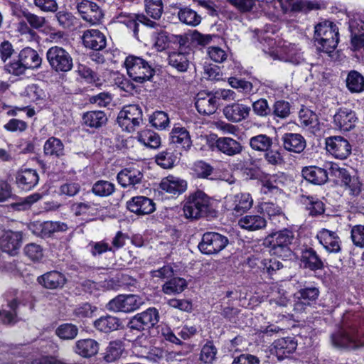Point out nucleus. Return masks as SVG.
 I'll return each instance as SVG.
<instances>
[{"mask_svg": "<svg viewBox=\"0 0 364 364\" xmlns=\"http://www.w3.org/2000/svg\"><path fill=\"white\" fill-rule=\"evenodd\" d=\"M336 348L356 349L364 347V320L355 318L331 336Z\"/></svg>", "mask_w": 364, "mask_h": 364, "instance_id": "1", "label": "nucleus"}, {"mask_svg": "<svg viewBox=\"0 0 364 364\" xmlns=\"http://www.w3.org/2000/svg\"><path fill=\"white\" fill-rule=\"evenodd\" d=\"M124 65L129 77L137 83L150 80L155 73V69L151 63L135 55L127 56Z\"/></svg>", "mask_w": 364, "mask_h": 364, "instance_id": "2", "label": "nucleus"}, {"mask_svg": "<svg viewBox=\"0 0 364 364\" xmlns=\"http://www.w3.org/2000/svg\"><path fill=\"white\" fill-rule=\"evenodd\" d=\"M42 58L34 49L29 47L21 50L18 59L7 65V70L15 75H20L28 69L35 70L41 67Z\"/></svg>", "mask_w": 364, "mask_h": 364, "instance_id": "3", "label": "nucleus"}, {"mask_svg": "<svg viewBox=\"0 0 364 364\" xmlns=\"http://www.w3.org/2000/svg\"><path fill=\"white\" fill-rule=\"evenodd\" d=\"M46 59L51 69L58 73H65L73 68V60L68 51L60 46H55L48 49Z\"/></svg>", "mask_w": 364, "mask_h": 364, "instance_id": "4", "label": "nucleus"}, {"mask_svg": "<svg viewBox=\"0 0 364 364\" xmlns=\"http://www.w3.org/2000/svg\"><path fill=\"white\" fill-rule=\"evenodd\" d=\"M208 150L220 151L229 156L240 154L242 151V144L230 137H220L215 134L206 136Z\"/></svg>", "mask_w": 364, "mask_h": 364, "instance_id": "5", "label": "nucleus"}, {"mask_svg": "<svg viewBox=\"0 0 364 364\" xmlns=\"http://www.w3.org/2000/svg\"><path fill=\"white\" fill-rule=\"evenodd\" d=\"M142 109L138 105L124 106L117 116L119 125L127 132H132L142 122Z\"/></svg>", "mask_w": 364, "mask_h": 364, "instance_id": "6", "label": "nucleus"}, {"mask_svg": "<svg viewBox=\"0 0 364 364\" xmlns=\"http://www.w3.org/2000/svg\"><path fill=\"white\" fill-rule=\"evenodd\" d=\"M332 174L340 181V185L350 196L356 197L362 191V183L358 177L351 175L348 170L338 165L331 166Z\"/></svg>", "mask_w": 364, "mask_h": 364, "instance_id": "7", "label": "nucleus"}, {"mask_svg": "<svg viewBox=\"0 0 364 364\" xmlns=\"http://www.w3.org/2000/svg\"><path fill=\"white\" fill-rule=\"evenodd\" d=\"M144 301L135 294H120L112 299L107 304V309L114 312L130 313L138 309Z\"/></svg>", "mask_w": 364, "mask_h": 364, "instance_id": "8", "label": "nucleus"}, {"mask_svg": "<svg viewBox=\"0 0 364 364\" xmlns=\"http://www.w3.org/2000/svg\"><path fill=\"white\" fill-rule=\"evenodd\" d=\"M294 240V232L287 228L272 232L266 238V241L271 246L273 253L279 256H282V252H289V246L293 242Z\"/></svg>", "mask_w": 364, "mask_h": 364, "instance_id": "9", "label": "nucleus"}, {"mask_svg": "<svg viewBox=\"0 0 364 364\" xmlns=\"http://www.w3.org/2000/svg\"><path fill=\"white\" fill-rule=\"evenodd\" d=\"M159 319V312L155 308H149L146 311L134 316L128 326L131 329L143 331L154 326Z\"/></svg>", "mask_w": 364, "mask_h": 364, "instance_id": "10", "label": "nucleus"}, {"mask_svg": "<svg viewBox=\"0 0 364 364\" xmlns=\"http://www.w3.org/2000/svg\"><path fill=\"white\" fill-rule=\"evenodd\" d=\"M337 166V164L326 163L323 168L316 166L305 167L302 170V176L313 184L322 185L327 182L328 174L333 176L331 166Z\"/></svg>", "mask_w": 364, "mask_h": 364, "instance_id": "11", "label": "nucleus"}, {"mask_svg": "<svg viewBox=\"0 0 364 364\" xmlns=\"http://www.w3.org/2000/svg\"><path fill=\"white\" fill-rule=\"evenodd\" d=\"M205 206V193L198 190L190 195L183 205V213L186 218L198 219L201 216Z\"/></svg>", "mask_w": 364, "mask_h": 364, "instance_id": "12", "label": "nucleus"}, {"mask_svg": "<svg viewBox=\"0 0 364 364\" xmlns=\"http://www.w3.org/2000/svg\"><path fill=\"white\" fill-rule=\"evenodd\" d=\"M76 9L81 17L91 24L98 23L103 18L102 9L95 2L82 0L77 4Z\"/></svg>", "mask_w": 364, "mask_h": 364, "instance_id": "13", "label": "nucleus"}, {"mask_svg": "<svg viewBox=\"0 0 364 364\" xmlns=\"http://www.w3.org/2000/svg\"><path fill=\"white\" fill-rule=\"evenodd\" d=\"M327 151L337 159H346L351 152V146L347 139L335 136L326 139Z\"/></svg>", "mask_w": 364, "mask_h": 364, "instance_id": "14", "label": "nucleus"}, {"mask_svg": "<svg viewBox=\"0 0 364 364\" xmlns=\"http://www.w3.org/2000/svg\"><path fill=\"white\" fill-rule=\"evenodd\" d=\"M144 174L134 167H127L121 170L117 176L118 183L124 188H136L141 184Z\"/></svg>", "mask_w": 364, "mask_h": 364, "instance_id": "15", "label": "nucleus"}, {"mask_svg": "<svg viewBox=\"0 0 364 364\" xmlns=\"http://www.w3.org/2000/svg\"><path fill=\"white\" fill-rule=\"evenodd\" d=\"M22 234L10 230L2 231L0 235V247L3 252L14 255L21 247Z\"/></svg>", "mask_w": 364, "mask_h": 364, "instance_id": "16", "label": "nucleus"}, {"mask_svg": "<svg viewBox=\"0 0 364 364\" xmlns=\"http://www.w3.org/2000/svg\"><path fill=\"white\" fill-rule=\"evenodd\" d=\"M82 39L83 45L93 50H102L107 45V39L104 33L96 29L84 31Z\"/></svg>", "mask_w": 364, "mask_h": 364, "instance_id": "17", "label": "nucleus"}, {"mask_svg": "<svg viewBox=\"0 0 364 364\" xmlns=\"http://www.w3.org/2000/svg\"><path fill=\"white\" fill-rule=\"evenodd\" d=\"M127 206L131 212L137 215H148L156 209L153 200L145 196L133 197L127 203Z\"/></svg>", "mask_w": 364, "mask_h": 364, "instance_id": "18", "label": "nucleus"}, {"mask_svg": "<svg viewBox=\"0 0 364 364\" xmlns=\"http://www.w3.org/2000/svg\"><path fill=\"white\" fill-rule=\"evenodd\" d=\"M356 121L355 113L347 108L340 109L333 117L335 125L343 132H348L353 129Z\"/></svg>", "mask_w": 364, "mask_h": 364, "instance_id": "19", "label": "nucleus"}, {"mask_svg": "<svg viewBox=\"0 0 364 364\" xmlns=\"http://www.w3.org/2000/svg\"><path fill=\"white\" fill-rule=\"evenodd\" d=\"M250 110V107L243 104L232 103L224 107L223 114L228 121L240 122L249 117Z\"/></svg>", "mask_w": 364, "mask_h": 364, "instance_id": "20", "label": "nucleus"}, {"mask_svg": "<svg viewBox=\"0 0 364 364\" xmlns=\"http://www.w3.org/2000/svg\"><path fill=\"white\" fill-rule=\"evenodd\" d=\"M37 281L46 289H57L63 288L67 279L61 272L50 271L38 277Z\"/></svg>", "mask_w": 364, "mask_h": 364, "instance_id": "21", "label": "nucleus"}, {"mask_svg": "<svg viewBox=\"0 0 364 364\" xmlns=\"http://www.w3.org/2000/svg\"><path fill=\"white\" fill-rule=\"evenodd\" d=\"M16 181L19 188L28 191L38 184L39 176L36 170L28 168L19 171L16 173Z\"/></svg>", "mask_w": 364, "mask_h": 364, "instance_id": "22", "label": "nucleus"}, {"mask_svg": "<svg viewBox=\"0 0 364 364\" xmlns=\"http://www.w3.org/2000/svg\"><path fill=\"white\" fill-rule=\"evenodd\" d=\"M317 238L328 252L337 253L341 251V241L335 232L322 229L318 233Z\"/></svg>", "mask_w": 364, "mask_h": 364, "instance_id": "23", "label": "nucleus"}, {"mask_svg": "<svg viewBox=\"0 0 364 364\" xmlns=\"http://www.w3.org/2000/svg\"><path fill=\"white\" fill-rule=\"evenodd\" d=\"M171 142L177 148L188 151L192 146V141L188 130L183 127L174 126L171 132Z\"/></svg>", "mask_w": 364, "mask_h": 364, "instance_id": "24", "label": "nucleus"}, {"mask_svg": "<svg viewBox=\"0 0 364 364\" xmlns=\"http://www.w3.org/2000/svg\"><path fill=\"white\" fill-rule=\"evenodd\" d=\"M160 188L171 195L178 196L186 191L187 182L180 178L168 176L162 179Z\"/></svg>", "mask_w": 364, "mask_h": 364, "instance_id": "25", "label": "nucleus"}, {"mask_svg": "<svg viewBox=\"0 0 364 364\" xmlns=\"http://www.w3.org/2000/svg\"><path fill=\"white\" fill-rule=\"evenodd\" d=\"M284 13L289 11L307 12L313 9H318L316 3L306 0H277Z\"/></svg>", "mask_w": 364, "mask_h": 364, "instance_id": "26", "label": "nucleus"}, {"mask_svg": "<svg viewBox=\"0 0 364 364\" xmlns=\"http://www.w3.org/2000/svg\"><path fill=\"white\" fill-rule=\"evenodd\" d=\"M227 237L214 232H206V255L217 254L228 244Z\"/></svg>", "mask_w": 364, "mask_h": 364, "instance_id": "27", "label": "nucleus"}, {"mask_svg": "<svg viewBox=\"0 0 364 364\" xmlns=\"http://www.w3.org/2000/svg\"><path fill=\"white\" fill-rule=\"evenodd\" d=\"M282 141L286 150L298 154L301 153L306 146L305 139L299 134L286 133Z\"/></svg>", "mask_w": 364, "mask_h": 364, "instance_id": "28", "label": "nucleus"}, {"mask_svg": "<svg viewBox=\"0 0 364 364\" xmlns=\"http://www.w3.org/2000/svg\"><path fill=\"white\" fill-rule=\"evenodd\" d=\"M296 342L292 338L277 339L274 343V354L279 360H282L292 353L296 350Z\"/></svg>", "mask_w": 364, "mask_h": 364, "instance_id": "29", "label": "nucleus"}, {"mask_svg": "<svg viewBox=\"0 0 364 364\" xmlns=\"http://www.w3.org/2000/svg\"><path fill=\"white\" fill-rule=\"evenodd\" d=\"M74 351L83 358H90L99 351V343L94 339L79 340L75 343Z\"/></svg>", "mask_w": 364, "mask_h": 364, "instance_id": "30", "label": "nucleus"}, {"mask_svg": "<svg viewBox=\"0 0 364 364\" xmlns=\"http://www.w3.org/2000/svg\"><path fill=\"white\" fill-rule=\"evenodd\" d=\"M238 225L249 231H255L266 227V220L258 215H247L238 220Z\"/></svg>", "mask_w": 364, "mask_h": 364, "instance_id": "31", "label": "nucleus"}, {"mask_svg": "<svg viewBox=\"0 0 364 364\" xmlns=\"http://www.w3.org/2000/svg\"><path fill=\"white\" fill-rule=\"evenodd\" d=\"M125 351L124 343L122 340L117 339L109 343L104 353V359L109 363L119 359Z\"/></svg>", "mask_w": 364, "mask_h": 364, "instance_id": "32", "label": "nucleus"}, {"mask_svg": "<svg viewBox=\"0 0 364 364\" xmlns=\"http://www.w3.org/2000/svg\"><path fill=\"white\" fill-rule=\"evenodd\" d=\"M43 153L51 158H60L65 155L64 145L62 141L55 137H50L43 146Z\"/></svg>", "mask_w": 364, "mask_h": 364, "instance_id": "33", "label": "nucleus"}, {"mask_svg": "<svg viewBox=\"0 0 364 364\" xmlns=\"http://www.w3.org/2000/svg\"><path fill=\"white\" fill-rule=\"evenodd\" d=\"M338 39V30L335 24L329 21L318 23L315 26L314 38Z\"/></svg>", "mask_w": 364, "mask_h": 364, "instance_id": "34", "label": "nucleus"}, {"mask_svg": "<svg viewBox=\"0 0 364 364\" xmlns=\"http://www.w3.org/2000/svg\"><path fill=\"white\" fill-rule=\"evenodd\" d=\"M301 262L304 267L311 270L321 269L323 263L316 252L312 248H307L302 252Z\"/></svg>", "mask_w": 364, "mask_h": 364, "instance_id": "35", "label": "nucleus"}, {"mask_svg": "<svg viewBox=\"0 0 364 364\" xmlns=\"http://www.w3.org/2000/svg\"><path fill=\"white\" fill-rule=\"evenodd\" d=\"M346 87L351 93L364 92V77L357 70H350L346 79Z\"/></svg>", "mask_w": 364, "mask_h": 364, "instance_id": "36", "label": "nucleus"}, {"mask_svg": "<svg viewBox=\"0 0 364 364\" xmlns=\"http://www.w3.org/2000/svg\"><path fill=\"white\" fill-rule=\"evenodd\" d=\"M299 123L303 128L309 129L312 132L319 130L318 119L316 113L309 109L299 112Z\"/></svg>", "mask_w": 364, "mask_h": 364, "instance_id": "37", "label": "nucleus"}, {"mask_svg": "<svg viewBox=\"0 0 364 364\" xmlns=\"http://www.w3.org/2000/svg\"><path fill=\"white\" fill-rule=\"evenodd\" d=\"M117 19L119 22L127 24L129 27H134V28H136L138 25L136 21L150 26H154L156 24L155 22L149 20H147V21L145 22L146 18L144 15H137L135 14H129L122 11L118 14Z\"/></svg>", "mask_w": 364, "mask_h": 364, "instance_id": "38", "label": "nucleus"}, {"mask_svg": "<svg viewBox=\"0 0 364 364\" xmlns=\"http://www.w3.org/2000/svg\"><path fill=\"white\" fill-rule=\"evenodd\" d=\"M300 201L306 205L309 214L312 216L320 215L324 213V204L314 196L302 195Z\"/></svg>", "mask_w": 364, "mask_h": 364, "instance_id": "39", "label": "nucleus"}, {"mask_svg": "<svg viewBox=\"0 0 364 364\" xmlns=\"http://www.w3.org/2000/svg\"><path fill=\"white\" fill-rule=\"evenodd\" d=\"M82 120L86 126L98 128L105 124L107 119L104 112L91 111L83 114Z\"/></svg>", "mask_w": 364, "mask_h": 364, "instance_id": "40", "label": "nucleus"}, {"mask_svg": "<svg viewBox=\"0 0 364 364\" xmlns=\"http://www.w3.org/2000/svg\"><path fill=\"white\" fill-rule=\"evenodd\" d=\"M94 326L100 331L107 333L118 328L119 320L112 316H102L95 321Z\"/></svg>", "mask_w": 364, "mask_h": 364, "instance_id": "41", "label": "nucleus"}, {"mask_svg": "<svg viewBox=\"0 0 364 364\" xmlns=\"http://www.w3.org/2000/svg\"><path fill=\"white\" fill-rule=\"evenodd\" d=\"M138 140L144 146L151 149H156L161 145L159 135L149 129L141 131L138 136Z\"/></svg>", "mask_w": 364, "mask_h": 364, "instance_id": "42", "label": "nucleus"}, {"mask_svg": "<svg viewBox=\"0 0 364 364\" xmlns=\"http://www.w3.org/2000/svg\"><path fill=\"white\" fill-rule=\"evenodd\" d=\"M249 144L253 150L265 152L271 148L273 141L271 137L261 134L251 137Z\"/></svg>", "mask_w": 364, "mask_h": 364, "instance_id": "43", "label": "nucleus"}, {"mask_svg": "<svg viewBox=\"0 0 364 364\" xmlns=\"http://www.w3.org/2000/svg\"><path fill=\"white\" fill-rule=\"evenodd\" d=\"M235 205L233 210L237 215L243 214L252 205L253 200L249 194H237L235 196Z\"/></svg>", "mask_w": 364, "mask_h": 364, "instance_id": "44", "label": "nucleus"}, {"mask_svg": "<svg viewBox=\"0 0 364 364\" xmlns=\"http://www.w3.org/2000/svg\"><path fill=\"white\" fill-rule=\"evenodd\" d=\"M115 191L114 183L105 180H100L95 182L92 188V193L100 197H107L112 195Z\"/></svg>", "mask_w": 364, "mask_h": 364, "instance_id": "45", "label": "nucleus"}, {"mask_svg": "<svg viewBox=\"0 0 364 364\" xmlns=\"http://www.w3.org/2000/svg\"><path fill=\"white\" fill-rule=\"evenodd\" d=\"M179 20L188 26H196L201 21V17L195 11L184 8L180 9L178 13Z\"/></svg>", "mask_w": 364, "mask_h": 364, "instance_id": "46", "label": "nucleus"}, {"mask_svg": "<svg viewBox=\"0 0 364 364\" xmlns=\"http://www.w3.org/2000/svg\"><path fill=\"white\" fill-rule=\"evenodd\" d=\"M186 281L180 277L171 279L163 286V291L166 294H179L186 287Z\"/></svg>", "mask_w": 364, "mask_h": 364, "instance_id": "47", "label": "nucleus"}, {"mask_svg": "<svg viewBox=\"0 0 364 364\" xmlns=\"http://www.w3.org/2000/svg\"><path fill=\"white\" fill-rule=\"evenodd\" d=\"M168 63L178 70L183 72L188 67V59L183 53L173 52L168 56Z\"/></svg>", "mask_w": 364, "mask_h": 364, "instance_id": "48", "label": "nucleus"}, {"mask_svg": "<svg viewBox=\"0 0 364 364\" xmlns=\"http://www.w3.org/2000/svg\"><path fill=\"white\" fill-rule=\"evenodd\" d=\"M19 303L18 297L16 295V298L9 303V306L12 311H0V319L4 323L10 324L16 322V309Z\"/></svg>", "mask_w": 364, "mask_h": 364, "instance_id": "49", "label": "nucleus"}, {"mask_svg": "<svg viewBox=\"0 0 364 364\" xmlns=\"http://www.w3.org/2000/svg\"><path fill=\"white\" fill-rule=\"evenodd\" d=\"M145 11L147 15L154 19L161 17L163 12V3L161 0H144Z\"/></svg>", "mask_w": 364, "mask_h": 364, "instance_id": "50", "label": "nucleus"}, {"mask_svg": "<svg viewBox=\"0 0 364 364\" xmlns=\"http://www.w3.org/2000/svg\"><path fill=\"white\" fill-rule=\"evenodd\" d=\"M78 333V328L72 323H64L56 329V334L62 339H74Z\"/></svg>", "mask_w": 364, "mask_h": 364, "instance_id": "51", "label": "nucleus"}, {"mask_svg": "<svg viewBox=\"0 0 364 364\" xmlns=\"http://www.w3.org/2000/svg\"><path fill=\"white\" fill-rule=\"evenodd\" d=\"M283 52L285 55L282 58L294 64H299L303 60L301 53L298 50L295 45L289 44L283 48Z\"/></svg>", "mask_w": 364, "mask_h": 364, "instance_id": "52", "label": "nucleus"}, {"mask_svg": "<svg viewBox=\"0 0 364 364\" xmlns=\"http://www.w3.org/2000/svg\"><path fill=\"white\" fill-rule=\"evenodd\" d=\"M252 107L254 114L259 117H267L272 113V109L269 106L267 100L264 98H260L255 101Z\"/></svg>", "mask_w": 364, "mask_h": 364, "instance_id": "53", "label": "nucleus"}, {"mask_svg": "<svg viewBox=\"0 0 364 364\" xmlns=\"http://www.w3.org/2000/svg\"><path fill=\"white\" fill-rule=\"evenodd\" d=\"M151 125L156 129H164L169 124L168 114L162 111H156L149 118Z\"/></svg>", "mask_w": 364, "mask_h": 364, "instance_id": "54", "label": "nucleus"}, {"mask_svg": "<svg viewBox=\"0 0 364 364\" xmlns=\"http://www.w3.org/2000/svg\"><path fill=\"white\" fill-rule=\"evenodd\" d=\"M176 157L173 153L164 151L158 154L155 157V161L158 165L164 168H171L173 166Z\"/></svg>", "mask_w": 364, "mask_h": 364, "instance_id": "55", "label": "nucleus"}, {"mask_svg": "<svg viewBox=\"0 0 364 364\" xmlns=\"http://www.w3.org/2000/svg\"><path fill=\"white\" fill-rule=\"evenodd\" d=\"M25 255L32 261H40L43 257L42 247L36 243H30L24 247Z\"/></svg>", "mask_w": 364, "mask_h": 364, "instance_id": "56", "label": "nucleus"}, {"mask_svg": "<svg viewBox=\"0 0 364 364\" xmlns=\"http://www.w3.org/2000/svg\"><path fill=\"white\" fill-rule=\"evenodd\" d=\"M259 267L262 269L264 272L267 273L269 275H272L274 272L282 268L283 264L275 258L264 259L260 262Z\"/></svg>", "mask_w": 364, "mask_h": 364, "instance_id": "57", "label": "nucleus"}, {"mask_svg": "<svg viewBox=\"0 0 364 364\" xmlns=\"http://www.w3.org/2000/svg\"><path fill=\"white\" fill-rule=\"evenodd\" d=\"M291 113L290 104L284 100H277L273 105V114L281 119L287 118Z\"/></svg>", "mask_w": 364, "mask_h": 364, "instance_id": "58", "label": "nucleus"}, {"mask_svg": "<svg viewBox=\"0 0 364 364\" xmlns=\"http://www.w3.org/2000/svg\"><path fill=\"white\" fill-rule=\"evenodd\" d=\"M42 233L44 235H50L55 232L65 231L68 225L64 223L46 221L42 225Z\"/></svg>", "mask_w": 364, "mask_h": 364, "instance_id": "59", "label": "nucleus"}, {"mask_svg": "<svg viewBox=\"0 0 364 364\" xmlns=\"http://www.w3.org/2000/svg\"><path fill=\"white\" fill-rule=\"evenodd\" d=\"M317 43L316 46L320 51L330 53L333 52L338 43V39H329V38H315Z\"/></svg>", "mask_w": 364, "mask_h": 364, "instance_id": "60", "label": "nucleus"}, {"mask_svg": "<svg viewBox=\"0 0 364 364\" xmlns=\"http://www.w3.org/2000/svg\"><path fill=\"white\" fill-rule=\"evenodd\" d=\"M24 18L32 29L39 30L46 23L45 17L31 13L29 11L24 13Z\"/></svg>", "mask_w": 364, "mask_h": 364, "instance_id": "61", "label": "nucleus"}, {"mask_svg": "<svg viewBox=\"0 0 364 364\" xmlns=\"http://www.w3.org/2000/svg\"><path fill=\"white\" fill-rule=\"evenodd\" d=\"M24 95L27 97L31 102H36L43 99L45 97V93L39 86L36 84H31L26 87Z\"/></svg>", "mask_w": 364, "mask_h": 364, "instance_id": "62", "label": "nucleus"}, {"mask_svg": "<svg viewBox=\"0 0 364 364\" xmlns=\"http://www.w3.org/2000/svg\"><path fill=\"white\" fill-rule=\"evenodd\" d=\"M55 18L59 25L65 28H70L75 21V18L71 13L63 11L56 13Z\"/></svg>", "mask_w": 364, "mask_h": 364, "instance_id": "63", "label": "nucleus"}, {"mask_svg": "<svg viewBox=\"0 0 364 364\" xmlns=\"http://www.w3.org/2000/svg\"><path fill=\"white\" fill-rule=\"evenodd\" d=\"M351 239L353 244L359 247H364V226L355 225L351 229Z\"/></svg>", "mask_w": 364, "mask_h": 364, "instance_id": "64", "label": "nucleus"}]
</instances>
